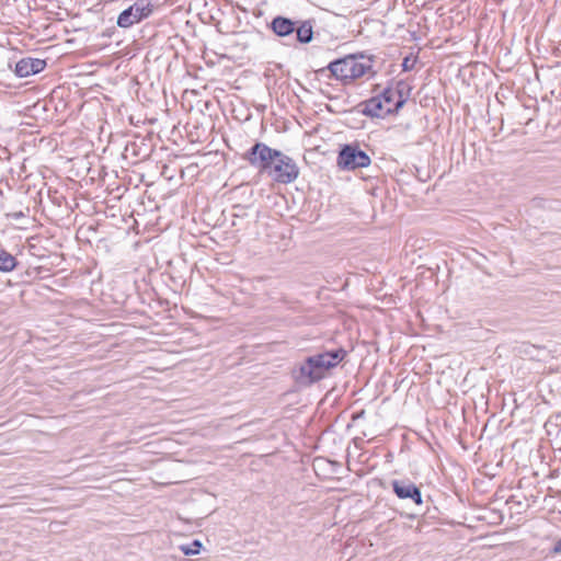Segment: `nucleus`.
<instances>
[{"mask_svg": "<svg viewBox=\"0 0 561 561\" xmlns=\"http://www.w3.org/2000/svg\"><path fill=\"white\" fill-rule=\"evenodd\" d=\"M345 355L346 352L343 348H337L309 356L291 369L290 376L297 386H310L323 379L331 368L343 360Z\"/></svg>", "mask_w": 561, "mask_h": 561, "instance_id": "f257e3e1", "label": "nucleus"}, {"mask_svg": "<svg viewBox=\"0 0 561 561\" xmlns=\"http://www.w3.org/2000/svg\"><path fill=\"white\" fill-rule=\"evenodd\" d=\"M373 60L363 55H348L331 61L328 67L321 68L317 75L325 78H335L343 84H350L369 72Z\"/></svg>", "mask_w": 561, "mask_h": 561, "instance_id": "f03ea898", "label": "nucleus"}, {"mask_svg": "<svg viewBox=\"0 0 561 561\" xmlns=\"http://www.w3.org/2000/svg\"><path fill=\"white\" fill-rule=\"evenodd\" d=\"M248 160L261 173L268 174L275 182L280 181V151L264 144H256L249 152Z\"/></svg>", "mask_w": 561, "mask_h": 561, "instance_id": "7ed1b4c3", "label": "nucleus"}, {"mask_svg": "<svg viewBox=\"0 0 561 561\" xmlns=\"http://www.w3.org/2000/svg\"><path fill=\"white\" fill-rule=\"evenodd\" d=\"M370 157L357 145H344L337 156L336 164L342 170H355L370 164Z\"/></svg>", "mask_w": 561, "mask_h": 561, "instance_id": "20e7f679", "label": "nucleus"}, {"mask_svg": "<svg viewBox=\"0 0 561 561\" xmlns=\"http://www.w3.org/2000/svg\"><path fill=\"white\" fill-rule=\"evenodd\" d=\"M152 13V5L148 0H138L128 9L124 10L117 19L121 27H129Z\"/></svg>", "mask_w": 561, "mask_h": 561, "instance_id": "39448f33", "label": "nucleus"}, {"mask_svg": "<svg viewBox=\"0 0 561 561\" xmlns=\"http://www.w3.org/2000/svg\"><path fill=\"white\" fill-rule=\"evenodd\" d=\"M294 31L297 33L298 42L302 44H308L313 38L312 21H304L297 28H295V23L291 20L283 18V37L293 34Z\"/></svg>", "mask_w": 561, "mask_h": 561, "instance_id": "423d86ee", "label": "nucleus"}, {"mask_svg": "<svg viewBox=\"0 0 561 561\" xmlns=\"http://www.w3.org/2000/svg\"><path fill=\"white\" fill-rule=\"evenodd\" d=\"M392 488L399 499H410L417 505L422 504L421 491L413 482L409 480H393Z\"/></svg>", "mask_w": 561, "mask_h": 561, "instance_id": "0eeeda50", "label": "nucleus"}, {"mask_svg": "<svg viewBox=\"0 0 561 561\" xmlns=\"http://www.w3.org/2000/svg\"><path fill=\"white\" fill-rule=\"evenodd\" d=\"M402 85L400 82L398 87ZM381 103L386 104V108H390L391 113H397L405 103V98L401 89L387 88L379 94Z\"/></svg>", "mask_w": 561, "mask_h": 561, "instance_id": "6e6552de", "label": "nucleus"}, {"mask_svg": "<svg viewBox=\"0 0 561 561\" xmlns=\"http://www.w3.org/2000/svg\"><path fill=\"white\" fill-rule=\"evenodd\" d=\"M359 106L362 107L360 112L369 117L383 118L390 114V108H386V104L381 103L379 95L370 98Z\"/></svg>", "mask_w": 561, "mask_h": 561, "instance_id": "1a4fd4ad", "label": "nucleus"}, {"mask_svg": "<svg viewBox=\"0 0 561 561\" xmlns=\"http://www.w3.org/2000/svg\"><path fill=\"white\" fill-rule=\"evenodd\" d=\"M46 66L43 59L23 58L16 62L14 72L21 78L35 75L44 70Z\"/></svg>", "mask_w": 561, "mask_h": 561, "instance_id": "9d476101", "label": "nucleus"}, {"mask_svg": "<svg viewBox=\"0 0 561 561\" xmlns=\"http://www.w3.org/2000/svg\"><path fill=\"white\" fill-rule=\"evenodd\" d=\"M299 174L298 167L288 157L283 156V183L294 181Z\"/></svg>", "mask_w": 561, "mask_h": 561, "instance_id": "9b49d317", "label": "nucleus"}, {"mask_svg": "<svg viewBox=\"0 0 561 561\" xmlns=\"http://www.w3.org/2000/svg\"><path fill=\"white\" fill-rule=\"evenodd\" d=\"M16 266V260L13 255L4 250H0V271L11 272Z\"/></svg>", "mask_w": 561, "mask_h": 561, "instance_id": "f8f14e48", "label": "nucleus"}, {"mask_svg": "<svg viewBox=\"0 0 561 561\" xmlns=\"http://www.w3.org/2000/svg\"><path fill=\"white\" fill-rule=\"evenodd\" d=\"M201 548H202V543L201 541L198 540H194L192 543L190 545H183L180 547L181 551L185 554V556H195V554H198L199 551H201Z\"/></svg>", "mask_w": 561, "mask_h": 561, "instance_id": "ddd939ff", "label": "nucleus"}, {"mask_svg": "<svg viewBox=\"0 0 561 561\" xmlns=\"http://www.w3.org/2000/svg\"><path fill=\"white\" fill-rule=\"evenodd\" d=\"M272 28L277 35H280V16H276L273 19Z\"/></svg>", "mask_w": 561, "mask_h": 561, "instance_id": "4468645a", "label": "nucleus"}, {"mask_svg": "<svg viewBox=\"0 0 561 561\" xmlns=\"http://www.w3.org/2000/svg\"><path fill=\"white\" fill-rule=\"evenodd\" d=\"M414 60L407 57L402 62L403 70H411L413 68Z\"/></svg>", "mask_w": 561, "mask_h": 561, "instance_id": "2eb2a0df", "label": "nucleus"}, {"mask_svg": "<svg viewBox=\"0 0 561 561\" xmlns=\"http://www.w3.org/2000/svg\"><path fill=\"white\" fill-rule=\"evenodd\" d=\"M554 551L556 552H561V539L557 542V545L554 547Z\"/></svg>", "mask_w": 561, "mask_h": 561, "instance_id": "dca6fc26", "label": "nucleus"}]
</instances>
